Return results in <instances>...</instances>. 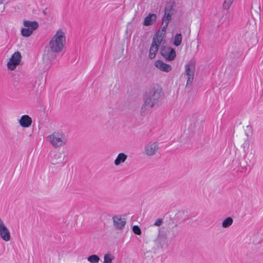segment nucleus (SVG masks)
Returning <instances> with one entry per match:
<instances>
[{
    "instance_id": "f257e3e1",
    "label": "nucleus",
    "mask_w": 263,
    "mask_h": 263,
    "mask_svg": "<svg viewBox=\"0 0 263 263\" xmlns=\"http://www.w3.org/2000/svg\"><path fill=\"white\" fill-rule=\"evenodd\" d=\"M162 89L158 84L152 85L143 95V104L141 111L145 112L146 110L152 108L159 103L162 96Z\"/></svg>"
},
{
    "instance_id": "f03ea898",
    "label": "nucleus",
    "mask_w": 263,
    "mask_h": 263,
    "mask_svg": "<svg viewBox=\"0 0 263 263\" xmlns=\"http://www.w3.org/2000/svg\"><path fill=\"white\" fill-rule=\"evenodd\" d=\"M66 39L64 32L59 29L56 34L52 37L48 44V50L44 54V58L50 60L55 58L54 53L61 52L65 44Z\"/></svg>"
},
{
    "instance_id": "7ed1b4c3",
    "label": "nucleus",
    "mask_w": 263,
    "mask_h": 263,
    "mask_svg": "<svg viewBox=\"0 0 263 263\" xmlns=\"http://www.w3.org/2000/svg\"><path fill=\"white\" fill-rule=\"evenodd\" d=\"M46 139L54 147H59L65 145L67 141L65 134L61 131L53 132L48 136Z\"/></svg>"
},
{
    "instance_id": "20e7f679",
    "label": "nucleus",
    "mask_w": 263,
    "mask_h": 263,
    "mask_svg": "<svg viewBox=\"0 0 263 263\" xmlns=\"http://www.w3.org/2000/svg\"><path fill=\"white\" fill-rule=\"evenodd\" d=\"M162 40V33L158 31L153 38L152 43L149 49V58L151 59H153L155 57Z\"/></svg>"
},
{
    "instance_id": "39448f33",
    "label": "nucleus",
    "mask_w": 263,
    "mask_h": 263,
    "mask_svg": "<svg viewBox=\"0 0 263 263\" xmlns=\"http://www.w3.org/2000/svg\"><path fill=\"white\" fill-rule=\"evenodd\" d=\"M23 25L24 28L22 29L21 32L22 35L24 37H29L39 27V24L36 21L25 20L23 21Z\"/></svg>"
},
{
    "instance_id": "423d86ee",
    "label": "nucleus",
    "mask_w": 263,
    "mask_h": 263,
    "mask_svg": "<svg viewBox=\"0 0 263 263\" xmlns=\"http://www.w3.org/2000/svg\"><path fill=\"white\" fill-rule=\"evenodd\" d=\"M185 74L187 76L186 86L192 84L195 71V63L194 61H190L185 65Z\"/></svg>"
},
{
    "instance_id": "0eeeda50",
    "label": "nucleus",
    "mask_w": 263,
    "mask_h": 263,
    "mask_svg": "<svg viewBox=\"0 0 263 263\" xmlns=\"http://www.w3.org/2000/svg\"><path fill=\"white\" fill-rule=\"evenodd\" d=\"M22 55L20 52H15L7 63V67L11 70H13L16 66L19 65L21 61Z\"/></svg>"
},
{
    "instance_id": "6e6552de",
    "label": "nucleus",
    "mask_w": 263,
    "mask_h": 263,
    "mask_svg": "<svg viewBox=\"0 0 263 263\" xmlns=\"http://www.w3.org/2000/svg\"><path fill=\"white\" fill-rule=\"evenodd\" d=\"M162 56L168 61L173 60L176 55L175 50L170 47L163 46L160 50Z\"/></svg>"
},
{
    "instance_id": "1a4fd4ad",
    "label": "nucleus",
    "mask_w": 263,
    "mask_h": 263,
    "mask_svg": "<svg viewBox=\"0 0 263 263\" xmlns=\"http://www.w3.org/2000/svg\"><path fill=\"white\" fill-rule=\"evenodd\" d=\"M159 144L156 141H149L144 146L145 154L149 156L155 155L159 149Z\"/></svg>"
},
{
    "instance_id": "9d476101",
    "label": "nucleus",
    "mask_w": 263,
    "mask_h": 263,
    "mask_svg": "<svg viewBox=\"0 0 263 263\" xmlns=\"http://www.w3.org/2000/svg\"><path fill=\"white\" fill-rule=\"evenodd\" d=\"M0 236L5 241H9L11 235L9 229L5 226L3 220L0 218Z\"/></svg>"
},
{
    "instance_id": "9b49d317",
    "label": "nucleus",
    "mask_w": 263,
    "mask_h": 263,
    "mask_svg": "<svg viewBox=\"0 0 263 263\" xmlns=\"http://www.w3.org/2000/svg\"><path fill=\"white\" fill-rule=\"evenodd\" d=\"M114 226L118 230H121L125 227L126 221L125 218H122L119 216L112 217Z\"/></svg>"
},
{
    "instance_id": "f8f14e48",
    "label": "nucleus",
    "mask_w": 263,
    "mask_h": 263,
    "mask_svg": "<svg viewBox=\"0 0 263 263\" xmlns=\"http://www.w3.org/2000/svg\"><path fill=\"white\" fill-rule=\"evenodd\" d=\"M155 65L157 68L162 71L168 72L172 70V66L170 65L164 63L161 60H157Z\"/></svg>"
},
{
    "instance_id": "ddd939ff",
    "label": "nucleus",
    "mask_w": 263,
    "mask_h": 263,
    "mask_svg": "<svg viewBox=\"0 0 263 263\" xmlns=\"http://www.w3.org/2000/svg\"><path fill=\"white\" fill-rule=\"evenodd\" d=\"M173 11L174 9L172 6L168 5L165 7L164 14L162 19L163 22H170L172 18Z\"/></svg>"
},
{
    "instance_id": "4468645a",
    "label": "nucleus",
    "mask_w": 263,
    "mask_h": 263,
    "mask_svg": "<svg viewBox=\"0 0 263 263\" xmlns=\"http://www.w3.org/2000/svg\"><path fill=\"white\" fill-rule=\"evenodd\" d=\"M20 124L23 127H28L32 123V119L28 115H23L19 120Z\"/></svg>"
},
{
    "instance_id": "2eb2a0df",
    "label": "nucleus",
    "mask_w": 263,
    "mask_h": 263,
    "mask_svg": "<svg viewBox=\"0 0 263 263\" xmlns=\"http://www.w3.org/2000/svg\"><path fill=\"white\" fill-rule=\"evenodd\" d=\"M157 15L155 14L149 13L145 18L143 22V25L148 26L152 25L156 21Z\"/></svg>"
},
{
    "instance_id": "dca6fc26",
    "label": "nucleus",
    "mask_w": 263,
    "mask_h": 263,
    "mask_svg": "<svg viewBox=\"0 0 263 263\" xmlns=\"http://www.w3.org/2000/svg\"><path fill=\"white\" fill-rule=\"evenodd\" d=\"M127 158V155L124 153H119L114 161V164L116 166H118L121 163H124Z\"/></svg>"
},
{
    "instance_id": "f3484780",
    "label": "nucleus",
    "mask_w": 263,
    "mask_h": 263,
    "mask_svg": "<svg viewBox=\"0 0 263 263\" xmlns=\"http://www.w3.org/2000/svg\"><path fill=\"white\" fill-rule=\"evenodd\" d=\"M64 160L62 154L60 152L56 153L52 158V163L54 165L62 163Z\"/></svg>"
},
{
    "instance_id": "a211bd4d",
    "label": "nucleus",
    "mask_w": 263,
    "mask_h": 263,
    "mask_svg": "<svg viewBox=\"0 0 263 263\" xmlns=\"http://www.w3.org/2000/svg\"><path fill=\"white\" fill-rule=\"evenodd\" d=\"M233 222V219L231 217H229L223 221L222 226L225 228H228L232 224Z\"/></svg>"
},
{
    "instance_id": "6ab92c4d",
    "label": "nucleus",
    "mask_w": 263,
    "mask_h": 263,
    "mask_svg": "<svg viewBox=\"0 0 263 263\" xmlns=\"http://www.w3.org/2000/svg\"><path fill=\"white\" fill-rule=\"evenodd\" d=\"M182 42V35L180 33L176 34L174 37V44L176 46H179Z\"/></svg>"
},
{
    "instance_id": "aec40b11",
    "label": "nucleus",
    "mask_w": 263,
    "mask_h": 263,
    "mask_svg": "<svg viewBox=\"0 0 263 263\" xmlns=\"http://www.w3.org/2000/svg\"><path fill=\"white\" fill-rule=\"evenodd\" d=\"M87 260L90 263H98L100 258L97 255H91L88 257Z\"/></svg>"
},
{
    "instance_id": "412c9836",
    "label": "nucleus",
    "mask_w": 263,
    "mask_h": 263,
    "mask_svg": "<svg viewBox=\"0 0 263 263\" xmlns=\"http://www.w3.org/2000/svg\"><path fill=\"white\" fill-rule=\"evenodd\" d=\"M114 257L109 254H105L104 256L103 263H111Z\"/></svg>"
},
{
    "instance_id": "4be33fe9",
    "label": "nucleus",
    "mask_w": 263,
    "mask_h": 263,
    "mask_svg": "<svg viewBox=\"0 0 263 263\" xmlns=\"http://www.w3.org/2000/svg\"><path fill=\"white\" fill-rule=\"evenodd\" d=\"M234 0H224V3L223 4V8L226 10H228Z\"/></svg>"
},
{
    "instance_id": "5701e85b",
    "label": "nucleus",
    "mask_w": 263,
    "mask_h": 263,
    "mask_svg": "<svg viewBox=\"0 0 263 263\" xmlns=\"http://www.w3.org/2000/svg\"><path fill=\"white\" fill-rule=\"evenodd\" d=\"M243 149L245 153L248 151L250 146V141L248 140H246L242 145Z\"/></svg>"
},
{
    "instance_id": "b1692460",
    "label": "nucleus",
    "mask_w": 263,
    "mask_h": 263,
    "mask_svg": "<svg viewBox=\"0 0 263 263\" xmlns=\"http://www.w3.org/2000/svg\"><path fill=\"white\" fill-rule=\"evenodd\" d=\"M133 231L135 234L140 235L141 234V229L138 226H134L133 227Z\"/></svg>"
},
{
    "instance_id": "393cba45",
    "label": "nucleus",
    "mask_w": 263,
    "mask_h": 263,
    "mask_svg": "<svg viewBox=\"0 0 263 263\" xmlns=\"http://www.w3.org/2000/svg\"><path fill=\"white\" fill-rule=\"evenodd\" d=\"M172 236L174 237H176L179 234V231L176 227H173L171 230Z\"/></svg>"
},
{
    "instance_id": "a878e982",
    "label": "nucleus",
    "mask_w": 263,
    "mask_h": 263,
    "mask_svg": "<svg viewBox=\"0 0 263 263\" xmlns=\"http://www.w3.org/2000/svg\"><path fill=\"white\" fill-rule=\"evenodd\" d=\"M246 128H247V130H248V131L249 132V133H246V135L247 136V137H249L252 133V128L251 126L248 125L246 127Z\"/></svg>"
},
{
    "instance_id": "bb28decb",
    "label": "nucleus",
    "mask_w": 263,
    "mask_h": 263,
    "mask_svg": "<svg viewBox=\"0 0 263 263\" xmlns=\"http://www.w3.org/2000/svg\"><path fill=\"white\" fill-rule=\"evenodd\" d=\"M162 222H163L162 219L159 218L154 223V226L159 227L162 223Z\"/></svg>"
},
{
    "instance_id": "cd10ccee",
    "label": "nucleus",
    "mask_w": 263,
    "mask_h": 263,
    "mask_svg": "<svg viewBox=\"0 0 263 263\" xmlns=\"http://www.w3.org/2000/svg\"><path fill=\"white\" fill-rule=\"evenodd\" d=\"M163 23H165V25L163 27L162 29V33H163V31H165V30L166 29L167 26H168V25L169 24V23L167 22H163Z\"/></svg>"
}]
</instances>
